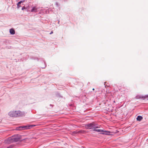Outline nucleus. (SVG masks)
Listing matches in <instances>:
<instances>
[{
	"mask_svg": "<svg viewBox=\"0 0 148 148\" xmlns=\"http://www.w3.org/2000/svg\"><path fill=\"white\" fill-rule=\"evenodd\" d=\"M23 114L22 112L19 110L18 111H11L8 113L9 115L12 117H17Z\"/></svg>",
	"mask_w": 148,
	"mask_h": 148,
	"instance_id": "f257e3e1",
	"label": "nucleus"
},
{
	"mask_svg": "<svg viewBox=\"0 0 148 148\" xmlns=\"http://www.w3.org/2000/svg\"><path fill=\"white\" fill-rule=\"evenodd\" d=\"M85 127L88 129H92L93 130L94 128L97 127L96 124L93 123H91L89 124L86 125H85Z\"/></svg>",
	"mask_w": 148,
	"mask_h": 148,
	"instance_id": "f03ea898",
	"label": "nucleus"
},
{
	"mask_svg": "<svg viewBox=\"0 0 148 148\" xmlns=\"http://www.w3.org/2000/svg\"><path fill=\"white\" fill-rule=\"evenodd\" d=\"M96 127H95L93 129V130L94 131H95L96 132H101L103 134H108L109 133H110V132L108 131H106L103 130H100V129H97L96 128H99V127L97 126V125L96 124Z\"/></svg>",
	"mask_w": 148,
	"mask_h": 148,
	"instance_id": "7ed1b4c3",
	"label": "nucleus"
},
{
	"mask_svg": "<svg viewBox=\"0 0 148 148\" xmlns=\"http://www.w3.org/2000/svg\"><path fill=\"white\" fill-rule=\"evenodd\" d=\"M36 125H31L30 126H19V127H16V130H23L26 129H29V127H33L34 126H36Z\"/></svg>",
	"mask_w": 148,
	"mask_h": 148,
	"instance_id": "20e7f679",
	"label": "nucleus"
},
{
	"mask_svg": "<svg viewBox=\"0 0 148 148\" xmlns=\"http://www.w3.org/2000/svg\"><path fill=\"white\" fill-rule=\"evenodd\" d=\"M21 138V136L20 135H17L14 136L12 137L10 139H11L13 141H12V142L15 141V142H17Z\"/></svg>",
	"mask_w": 148,
	"mask_h": 148,
	"instance_id": "39448f33",
	"label": "nucleus"
},
{
	"mask_svg": "<svg viewBox=\"0 0 148 148\" xmlns=\"http://www.w3.org/2000/svg\"><path fill=\"white\" fill-rule=\"evenodd\" d=\"M140 98H142L143 99L145 100H148V95H146L144 96H140Z\"/></svg>",
	"mask_w": 148,
	"mask_h": 148,
	"instance_id": "423d86ee",
	"label": "nucleus"
},
{
	"mask_svg": "<svg viewBox=\"0 0 148 148\" xmlns=\"http://www.w3.org/2000/svg\"><path fill=\"white\" fill-rule=\"evenodd\" d=\"M10 32L11 34L13 35L15 33V30L13 29H10Z\"/></svg>",
	"mask_w": 148,
	"mask_h": 148,
	"instance_id": "0eeeda50",
	"label": "nucleus"
},
{
	"mask_svg": "<svg viewBox=\"0 0 148 148\" xmlns=\"http://www.w3.org/2000/svg\"><path fill=\"white\" fill-rule=\"evenodd\" d=\"M38 9L36 7H33L31 10L32 12H36L37 11Z\"/></svg>",
	"mask_w": 148,
	"mask_h": 148,
	"instance_id": "6e6552de",
	"label": "nucleus"
},
{
	"mask_svg": "<svg viewBox=\"0 0 148 148\" xmlns=\"http://www.w3.org/2000/svg\"><path fill=\"white\" fill-rule=\"evenodd\" d=\"M137 120L138 121H140L143 119V117L142 116H137Z\"/></svg>",
	"mask_w": 148,
	"mask_h": 148,
	"instance_id": "1a4fd4ad",
	"label": "nucleus"
},
{
	"mask_svg": "<svg viewBox=\"0 0 148 148\" xmlns=\"http://www.w3.org/2000/svg\"><path fill=\"white\" fill-rule=\"evenodd\" d=\"M23 2V1H21L20 2H19L17 4V6L18 8H19V5L21 3H22Z\"/></svg>",
	"mask_w": 148,
	"mask_h": 148,
	"instance_id": "9d476101",
	"label": "nucleus"
},
{
	"mask_svg": "<svg viewBox=\"0 0 148 148\" xmlns=\"http://www.w3.org/2000/svg\"><path fill=\"white\" fill-rule=\"evenodd\" d=\"M53 33V31H51V32L50 33V34H52V33Z\"/></svg>",
	"mask_w": 148,
	"mask_h": 148,
	"instance_id": "9b49d317",
	"label": "nucleus"
},
{
	"mask_svg": "<svg viewBox=\"0 0 148 148\" xmlns=\"http://www.w3.org/2000/svg\"><path fill=\"white\" fill-rule=\"evenodd\" d=\"M74 133H77L76 132H74Z\"/></svg>",
	"mask_w": 148,
	"mask_h": 148,
	"instance_id": "f8f14e48",
	"label": "nucleus"
},
{
	"mask_svg": "<svg viewBox=\"0 0 148 148\" xmlns=\"http://www.w3.org/2000/svg\"><path fill=\"white\" fill-rule=\"evenodd\" d=\"M95 90L94 88H93L92 89V90Z\"/></svg>",
	"mask_w": 148,
	"mask_h": 148,
	"instance_id": "ddd939ff",
	"label": "nucleus"
}]
</instances>
